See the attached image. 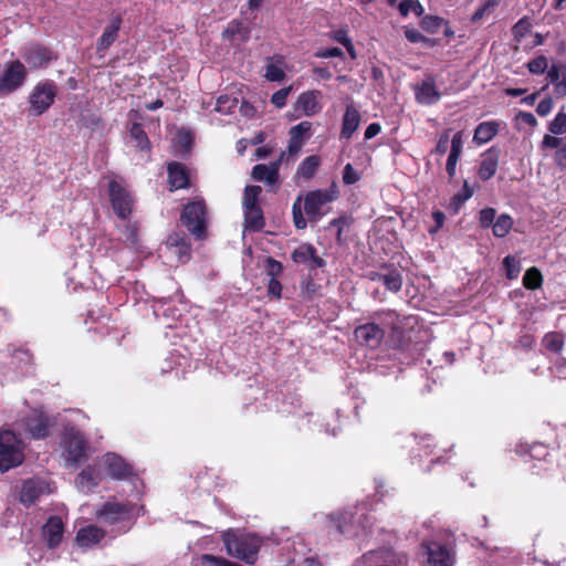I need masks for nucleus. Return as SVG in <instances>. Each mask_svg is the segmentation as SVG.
<instances>
[{
  "label": "nucleus",
  "instance_id": "nucleus-1",
  "mask_svg": "<svg viewBox=\"0 0 566 566\" xmlns=\"http://www.w3.org/2000/svg\"><path fill=\"white\" fill-rule=\"evenodd\" d=\"M336 198L334 189L314 190L304 197L303 209L310 221H316L324 214V207ZM294 224L297 229H304L307 224L302 210V197H298L292 207Z\"/></svg>",
  "mask_w": 566,
  "mask_h": 566
},
{
  "label": "nucleus",
  "instance_id": "nucleus-2",
  "mask_svg": "<svg viewBox=\"0 0 566 566\" xmlns=\"http://www.w3.org/2000/svg\"><path fill=\"white\" fill-rule=\"evenodd\" d=\"M223 544L227 553L247 564L253 565L256 560L258 553L262 542L254 534H235L233 532L224 533Z\"/></svg>",
  "mask_w": 566,
  "mask_h": 566
},
{
  "label": "nucleus",
  "instance_id": "nucleus-3",
  "mask_svg": "<svg viewBox=\"0 0 566 566\" xmlns=\"http://www.w3.org/2000/svg\"><path fill=\"white\" fill-rule=\"evenodd\" d=\"M25 444L12 430H0V472L20 467L25 460Z\"/></svg>",
  "mask_w": 566,
  "mask_h": 566
},
{
  "label": "nucleus",
  "instance_id": "nucleus-4",
  "mask_svg": "<svg viewBox=\"0 0 566 566\" xmlns=\"http://www.w3.org/2000/svg\"><path fill=\"white\" fill-rule=\"evenodd\" d=\"M62 438L63 455L72 465H80L88 459L91 444L87 438L75 427H65Z\"/></svg>",
  "mask_w": 566,
  "mask_h": 566
},
{
  "label": "nucleus",
  "instance_id": "nucleus-5",
  "mask_svg": "<svg viewBox=\"0 0 566 566\" xmlns=\"http://www.w3.org/2000/svg\"><path fill=\"white\" fill-rule=\"evenodd\" d=\"M133 505L120 502H105L96 511V518L99 523L108 526H115L127 523L132 520Z\"/></svg>",
  "mask_w": 566,
  "mask_h": 566
},
{
  "label": "nucleus",
  "instance_id": "nucleus-6",
  "mask_svg": "<svg viewBox=\"0 0 566 566\" xmlns=\"http://www.w3.org/2000/svg\"><path fill=\"white\" fill-rule=\"evenodd\" d=\"M27 69L20 61H12L4 65L0 74V94L7 95L17 91L25 81Z\"/></svg>",
  "mask_w": 566,
  "mask_h": 566
},
{
  "label": "nucleus",
  "instance_id": "nucleus-7",
  "mask_svg": "<svg viewBox=\"0 0 566 566\" xmlns=\"http://www.w3.org/2000/svg\"><path fill=\"white\" fill-rule=\"evenodd\" d=\"M56 88L52 82L38 83L30 94V111L34 115H41L53 104Z\"/></svg>",
  "mask_w": 566,
  "mask_h": 566
},
{
  "label": "nucleus",
  "instance_id": "nucleus-8",
  "mask_svg": "<svg viewBox=\"0 0 566 566\" xmlns=\"http://www.w3.org/2000/svg\"><path fill=\"white\" fill-rule=\"evenodd\" d=\"M108 191L115 213L119 218L126 219L130 214L134 205L132 195L115 179H108Z\"/></svg>",
  "mask_w": 566,
  "mask_h": 566
},
{
  "label": "nucleus",
  "instance_id": "nucleus-9",
  "mask_svg": "<svg viewBox=\"0 0 566 566\" xmlns=\"http://www.w3.org/2000/svg\"><path fill=\"white\" fill-rule=\"evenodd\" d=\"M181 220L187 229L200 238L205 231L206 224V210L201 201H193L188 203L181 214Z\"/></svg>",
  "mask_w": 566,
  "mask_h": 566
},
{
  "label": "nucleus",
  "instance_id": "nucleus-10",
  "mask_svg": "<svg viewBox=\"0 0 566 566\" xmlns=\"http://www.w3.org/2000/svg\"><path fill=\"white\" fill-rule=\"evenodd\" d=\"M103 465L107 474L114 480H125L134 475L133 467L115 452H107L103 457Z\"/></svg>",
  "mask_w": 566,
  "mask_h": 566
},
{
  "label": "nucleus",
  "instance_id": "nucleus-11",
  "mask_svg": "<svg viewBox=\"0 0 566 566\" xmlns=\"http://www.w3.org/2000/svg\"><path fill=\"white\" fill-rule=\"evenodd\" d=\"M49 492V484L45 481L39 478L28 479L21 485L19 500L24 506L29 507L35 504L41 495Z\"/></svg>",
  "mask_w": 566,
  "mask_h": 566
},
{
  "label": "nucleus",
  "instance_id": "nucleus-12",
  "mask_svg": "<svg viewBox=\"0 0 566 566\" xmlns=\"http://www.w3.org/2000/svg\"><path fill=\"white\" fill-rule=\"evenodd\" d=\"M290 140L286 154L291 157H295L304 143L312 136V124L307 120L301 122L300 124L291 127Z\"/></svg>",
  "mask_w": 566,
  "mask_h": 566
},
{
  "label": "nucleus",
  "instance_id": "nucleus-13",
  "mask_svg": "<svg viewBox=\"0 0 566 566\" xmlns=\"http://www.w3.org/2000/svg\"><path fill=\"white\" fill-rule=\"evenodd\" d=\"M64 535V523L57 515L50 516L42 527V536L49 548H56Z\"/></svg>",
  "mask_w": 566,
  "mask_h": 566
},
{
  "label": "nucleus",
  "instance_id": "nucleus-14",
  "mask_svg": "<svg viewBox=\"0 0 566 566\" xmlns=\"http://www.w3.org/2000/svg\"><path fill=\"white\" fill-rule=\"evenodd\" d=\"M384 331L375 323H367L356 327V340L360 345L376 348L384 338Z\"/></svg>",
  "mask_w": 566,
  "mask_h": 566
},
{
  "label": "nucleus",
  "instance_id": "nucleus-15",
  "mask_svg": "<svg viewBox=\"0 0 566 566\" xmlns=\"http://www.w3.org/2000/svg\"><path fill=\"white\" fill-rule=\"evenodd\" d=\"M427 555V566H451L452 556L450 552L437 542H430L422 545Z\"/></svg>",
  "mask_w": 566,
  "mask_h": 566
},
{
  "label": "nucleus",
  "instance_id": "nucleus-16",
  "mask_svg": "<svg viewBox=\"0 0 566 566\" xmlns=\"http://www.w3.org/2000/svg\"><path fill=\"white\" fill-rule=\"evenodd\" d=\"M295 263L304 264L310 270L322 268L325 262L316 254L315 249L311 244H301L292 253Z\"/></svg>",
  "mask_w": 566,
  "mask_h": 566
},
{
  "label": "nucleus",
  "instance_id": "nucleus-17",
  "mask_svg": "<svg viewBox=\"0 0 566 566\" xmlns=\"http://www.w3.org/2000/svg\"><path fill=\"white\" fill-rule=\"evenodd\" d=\"M104 537L105 532L101 527L91 524L78 530L75 541L80 547H92L98 544Z\"/></svg>",
  "mask_w": 566,
  "mask_h": 566
},
{
  "label": "nucleus",
  "instance_id": "nucleus-18",
  "mask_svg": "<svg viewBox=\"0 0 566 566\" xmlns=\"http://www.w3.org/2000/svg\"><path fill=\"white\" fill-rule=\"evenodd\" d=\"M76 485L83 492H90L101 482V473L94 465L85 467L76 476Z\"/></svg>",
  "mask_w": 566,
  "mask_h": 566
},
{
  "label": "nucleus",
  "instance_id": "nucleus-19",
  "mask_svg": "<svg viewBox=\"0 0 566 566\" xmlns=\"http://www.w3.org/2000/svg\"><path fill=\"white\" fill-rule=\"evenodd\" d=\"M547 77L554 85V92L557 96L563 97L566 95V65L552 64L547 71Z\"/></svg>",
  "mask_w": 566,
  "mask_h": 566
},
{
  "label": "nucleus",
  "instance_id": "nucleus-20",
  "mask_svg": "<svg viewBox=\"0 0 566 566\" xmlns=\"http://www.w3.org/2000/svg\"><path fill=\"white\" fill-rule=\"evenodd\" d=\"M371 280L381 282L391 292H398L402 286V276L398 270L384 269L378 273H373Z\"/></svg>",
  "mask_w": 566,
  "mask_h": 566
},
{
  "label": "nucleus",
  "instance_id": "nucleus-21",
  "mask_svg": "<svg viewBox=\"0 0 566 566\" xmlns=\"http://www.w3.org/2000/svg\"><path fill=\"white\" fill-rule=\"evenodd\" d=\"M318 96L319 93L316 91L302 93L297 98L295 109L301 111L306 116L316 114L321 109Z\"/></svg>",
  "mask_w": 566,
  "mask_h": 566
},
{
  "label": "nucleus",
  "instance_id": "nucleus-22",
  "mask_svg": "<svg viewBox=\"0 0 566 566\" xmlns=\"http://www.w3.org/2000/svg\"><path fill=\"white\" fill-rule=\"evenodd\" d=\"M463 148V134L462 132H458L451 138V150L447 160V172L450 178L455 176L457 164L462 154Z\"/></svg>",
  "mask_w": 566,
  "mask_h": 566
},
{
  "label": "nucleus",
  "instance_id": "nucleus-23",
  "mask_svg": "<svg viewBox=\"0 0 566 566\" xmlns=\"http://www.w3.org/2000/svg\"><path fill=\"white\" fill-rule=\"evenodd\" d=\"M417 101L421 104L431 105L437 103L441 95L438 92L432 78L423 81L416 90Z\"/></svg>",
  "mask_w": 566,
  "mask_h": 566
},
{
  "label": "nucleus",
  "instance_id": "nucleus-24",
  "mask_svg": "<svg viewBox=\"0 0 566 566\" xmlns=\"http://www.w3.org/2000/svg\"><path fill=\"white\" fill-rule=\"evenodd\" d=\"M168 180L171 190L181 189L188 186V174L186 168L178 163H171L168 165Z\"/></svg>",
  "mask_w": 566,
  "mask_h": 566
},
{
  "label": "nucleus",
  "instance_id": "nucleus-25",
  "mask_svg": "<svg viewBox=\"0 0 566 566\" xmlns=\"http://www.w3.org/2000/svg\"><path fill=\"white\" fill-rule=\"evenodd\" d=\"M120 24L122 19L119 17H115L111 20L97 43L98 51L107 50L115 42L118 36Z\"/></svg>",
  "mask_w": 566,
  "mask_h": 566
},
{
  "label": "nucleus",
  "instance_id": "nucleus-26",
  "mask_svg": "<svg viewBox=\"0 0 566 566\" xmlns=\"http://www.w3.org/2000/svg\"><path fill=\"white\" fill-rule=\"evenodd\" d=\"M53 59L52 52L40 45L30 46L25 60L34 67H41Z\"/></svg>",
  "mask_w": 566,
  "mask_h": 566
},
{
  "label": "nucleus",
  "instance_id": "nucleus-27",
  "mask_svg": "<svg viewBox=\"0 0 566 566\" xmlns=\"http://www.w3.org/2000/svg\"><path fill=\"white\" fill-rule=\"evenodd\" d=\"M499 158L494 153H486L483 155L480 168H479V177L482 180H489L492 178L497 169Z\"/></svg>",
  "mask_w": 566,
  "mask_h": 566
},
{
  "label": "nucleus",
  "instance_id": "nucleus-28",
  "mask_svg": "<svg viewBox=\"0 0 566 566\" xmlns=\"http://www.w3.org/2000/svg\"><path fill=\"white\" fill-rule=\"evenodd\" d=\"M252 177L258 181H265L269 185H273L277 178V165H256L252 169Z\"/></svg>",
  "mask_w": 566,
  "mask_h": 566
},
{
  "label": "nucleus",
  "instance_id": "nucleus-29",
  "mask_svg": "<svg viewBox=\"0 0 566 566\" xmlns=\"http://www.w3.org/2000/svg\"><path fill=\"white\" fill-rule=\"evenodd\" d=\"M497 133V124L495 122H484L478 125L474 130L473 140L479 145L486 144Z\"/></svg>",
  "mask_w": 566,
  "mask_h": 566
},
{
  "label": "nucleus",
  "instance_id": "nucleus-30",
  "mask_svg": "<svg viewBox=\"0 0 566 566\" xmlns=\"http://www.w3.org/2000/svg\"><path fill=\"white\" fill-rule=\"evenodd\" d=\"M283 60L281 57H273L269 60L265 66L264 77L271 82H281L285 78L283 69Z\"/></svg>",
  "mask_w": 566,
  "mask_h": 566
},
{
  "label": "nucleus",
  "instance_id": "nucleus-31",
  "mask_svg": "<svg viewBox=\"0 0 566 566\" xmlns=\"http://www.w3.org/2000/svg\"><path fill=\"white\" fill-rule=\"evenodd\" d=\"M193 137L189 130L180 129L172 139V147L177 155L188 153L192 147Z\"/></svg>",
  "mask_w": 566,
  "mask_h": 566
},
{
  "label": "nucleus",
  "instance_id": "nucleus-32",
  "mask_svg": "<svg viewBox=\"0 0 566 566\" xmlns=\"http://www.w3.org/2000/svg\"><path fill=\"white\" fill-rule=\"evenodd\" d=\"M245 227L260 230L264 226V219L259 206L244 208Z\"/></svg>",
  "mask_w": 566,
  "mask_h": 566
},
{
  "label": "nucleus",
  "instance_id": "nucleus-33",
  "mask_svg": "<svg viewBox=\"0 0 566 566\" xmlns=\"http://www.w3.org/2000/svg\"><path fill=\"white\" fill-rule=\"evenodd\" d=\"M167 250L171 255L177 256L179 262H186L190 255V247L185 242H178L177 239L169 238Z\"/></svg>",
  "mask_w": 566,
  "mask_h": 566
},
{
  "label": "nucleus",
  "instance_id": "nucleus-34",
  "mask_svg": "<svg viewBox=\"0 0 566 566\" xmlns=\"http://www.w3.org/2000/svg\"><path fill=\"white\" fill-rule=\"evenodd\" d=\"M319 157L318 156H308L306 157L297 168V175L302 178L310 179L316 172L319 166Z\"/></svg>",
  "mask_w": 566,
  "mask_h": 566
},
{
  "label": "nucleus",
  "instance_id": "nucleus-35",
  "mask_svg": "<svg viewBox=\"0 0 566 566\" xmlns=\"http://www.w3.org/2000/svg\"><path fill=\"white\" fill-rule=\"evenodd\" d=\"M448 21L438 15H424L420 21V27L428 33L434 34L440 28L447 25Z\"/></svg>",
  "mask_w": 566,
  "mask_h": 566
},
{
  "label": "nucleus",
  "instance_id": "nucleus-36",
  "mask_svg": "<svg viewBox=\"0 0 566 566\" xmlns=\"http://www.w3.org/2000/svg\"><path fill=\"white\" fill-rule=\"evenodd\" d=\"M512 227V218L509 214H501L493 223V234L497 238H504Z\"/></svg>",
  "mask_w": 566,
  "mask_h": 566
},
{
  "label": "nucleus",
  "instance_id": "nucleus-37",
  "mask_svg": "<svg viewBox=\"0 0 566 566\" xmlns=\"http://www.w3.org/2000/svg\"><path fill=\"white\" fill-rule=\"evenodd\" d=\"M239 104V98L230 95H220L216 102L214 111L222 114L231 113Z\"/></svg>",
  "mask_w": 566,
  "mask_h": 566
},
{
  "label": "nucleus",
  "instance_id": "nucleus-38",
  "mask_svg": "<svg viewBox=\"0 0 566 566\" xmlns=\"http://www.w3.org/2000/svg\"><path fill=\"white\" fill-rule=\"evenodd\" d=\"M543 276L538 269H528L523 276V285L530 290H536L542 286Z\"/></svg>",
  "mask_w": 566,
  "mask_h": 566
},
{
  "label": "nucleus",
  "instance_id": "nucleus-39",
  "mask_svg": "<svg viewBox=\"0 0 566 566\" xmlns=\"http://www.w3.org/2000/svg\"><path fill=\"white\" fill-rule=\"evenodd\" d=\"M129 134H130V137L136 140L137 146L140 149H143V150L149 149V140H148L143 127L139 124L134 123L130 127Z\"/></svg>",
  "mask_w": 566,
  "mask_h": 566
},
{
  "label": "nucleus",
  "instance_id": "nucleus-40",
  "mask_svg": "<svg viewBox=\"0 0 566 566\" xmlns=\"http://www.w3.org/2000/svg\"><path fill=\"white\" fill-rule=\"evenodd\" d=\"M423 7L419 2V0H403L399 4V12L402 17H407L410 12L416 13L420 17L423 13Z\"/></svg>",
  "mask_w": 566,
  "mask_h": 566
},
{
  "label": "nucleus",
  "instance_id": "nucleus-41",
  "mask_svg": "<svg viewBox=\"0 0 566 566\" xmlns=\"http://www.w3.org/2000/svg\"><path fill=\"white\" fill-rule=\"evenodd\" d=\"M566 143V138L558 137V135L545 134L543 140L541 142V149H559Z\"/></svg>",
  "mask_w": 566,
  "mask_h": 566
},
{
  "label": "nucleus",
  "instance_id": "nucleus-42",
  "mask_svg": "<svg viewBox=\"0 0 566 566\" xmlns=\"http://www.w3.org/2000/svg\"><path fill=\"white\" fill-rule=\"evenodd\" d=\"M472 196V191L469 189L468 184H464V187L461 192L454 195L450 201V209L453 212H458L462 205Z\"/></svg>",
  "mask_w": 566,
  "mask_h": 566
},
{
  "label": "nucleus",
  "instance_id": "nucleus-43",
  "mask_svg": "<svg viewBox=\"0 0 566 566\" xmlns=\"http://www.w3.org/2000/svg\"><path fill=\"white\" fill-rule=\"evenodd\" d=\"M543 344L546 349L554 353H559L563 348V338L557 333H549L545 335Z\"/></svg>",
  "mask_w": 566,
  "mask_h": 566
},
{
  "label": "nucleus",
  "instance_id": "nucleus-44",
  "mask_svg": "<svg viewBox=\"0 0 566 566\" xmlns=\"http://www.w3.org/2000/svg\"><path fill=\"white\" fill-rule=\"evenodd\" d=\"M261 191V187L259 186H248L244 191L243 207L249 208L258 206V199Z\"/></svg>",
  "mask_w": 566,
  "mask_h": 566
},
{
  "label": "nucleus",
  "instance_id": "nucleus-45",
  "mask_svg": "<svg viewBox=\"0 0 566 566\" xmlns=\"http://www.w3.org/2000/svg\"><path fill=\"white\" fill-rule=\"evenodd\" d=\"M548 130L553 135H563L566 133V113L559 112L549 123Z\"/></svg>",
  "mask_w": 566,
  "mask_h": 566
},
{
  "label": "nucleus",
  "instance_id": "nucleus-46",
  "mask_svg": "<svg viewBox=\"0 0 566 566\" xmlns=\"http://www.w3.org/2000/svg\"><path fill=\"white\" fill-rule=\"evenodd\" d=\"M353 134H354V116L352 113V106H347L346 113L344 115L340 139H349Z\"/></svg>",
  "mask_w": 566,
  "mask_h": 566
},
{
  "label": "nucleus",
  "instance_id": "nucleus-47",
  "mask_svg": "<svg viewBox=\"0 0 566 566\" xmlns=\"http://www.w3.org/2000/svg\"><path fill=\"white\" fill-rule=\"evenodd\" d=\"M496 6L497 0H485L483 4L474 12L471 20L473 22H478L482 20L484 17H489Z\"/></svg>",
  "mask_w": 566,
  "mask_h": 566
},
{
  "label": "nucleus",
  "instance_id": "nucleus-48",
  "mask_svg": "<svg viewBox=\"0 0 566 566\" xmlns=\"http://www.w3.org/2000/svg\"><path fill=\"white\" fill-rule=\"evenodd\" d=\"M527 69L532 74H543L548 71V60L544 55H539L527 63Z\"/></svg>",
  "mask_w": 566,
  "mask_h": 566
},
{
  "label": "nucleus",
  "instance_id": "nucleus-49",
  "mask_svg": "<svg viewBox=\"0 0 566 566\" xmlns=\"http://www.w3.org/2000/svg\"><path fill=\"white\" fill-rule=\"evenodd\" d=\"M531 30V22L527 18H522L513 27L512 32L516 41H521Z\"/></svg>",
  "mask_w": 566,
  "mask_h": 566
},
{
  "label": "nucleus",
  "instance_id": "nucleus-50",
  "mask_svg": "<svg viewBox=\"0 0 566 566\" xmlns=\"http://www.w3.org/2000/svg\"><path fill=\"white\" fill-rule=\"evenodd\" d=\"M503 263L506 270L507 277L511 280L517 277L521 271L518 260L515 256L509 255L504 259Z\"/></svg>",
  "mask_w": 566,
  "mask_h": 566
},
{
  "label": "nucleus",
  "instance_id": "nucleus-51",
  "mask_svg": "<svg viewBox=\"0 0 566 566\" xmlns=\"http://www.w3.org/2000/svg\"><path fill=\"white\" fill-rule=\"evenodd\" d=\"M291 91L292 86L283 87L276 91L271 97L272 104L275 105L277 108L284 107L286 105V101Z\"/></svg>",
  "mask_w": 566,
  "mask_h": 566
},
{
  "label": "nucleus",
  "instance_id": "nucleus-52",
  "mask_svg": "<svg viewBox=\"0 0 566 566\" xmlns=\"http://www.w3.org/2000/svg\"><path fill=\"white\" fill-rule=\"evenodd\" d=\"M333 39L339 43H342L348 51V53L354 56V46L350 42L348 33L346 30H337L333 32Z\"/></svg>",
  "mask_w": 566,
  "mask_h": 566
},
{
  "label": "nucleus",
  "instance_id": "nucleus-53",
  "mask_svg": "<svg viewBox=\"0 0 566 566\" xmlns=\"http://www.w3.org/2000/svg\"><path fill=\"white\" fill-rule=\"evenodd\" d=\"M495 210L493 208H485L480 211L479 221L482 228L493 226L495 219Z\"/></svg>",
  "mask_w": 566,
  "mask_h": 566
},
{
  "label": "nucleus",
  "instance_id": "nucleus-54",
  "mask_svg": "<svg viewBox=\"0 0 566 566\" xmlns=\"http://www.w3.org/2000/svg\"><path fill=\"white\" fill-rule=\"evenodd\" d=\"M405 35L408 39V41H410L411 43H419V42H423V43H428V44L432 43V41L429 38L422 35L416 29H406Z\"/></svg>",
  "mask_w": 566,
  "mask_h": 566
},
{
  "label": "nucleus",
  "instance_id": "nucleus-55",
  "mask_svg": "<svg viewBox=\"0 0 566 566\" xmlns=\"http://www.w3.org/2000/svg\"><path fill=\"white\" fill-rule=\"evenodd\" d=\"M283 270L282 264L279 261H275L274 259H268L266 261V273L270 276V279H276L277 275L281 274Z\"/></svg>",
  "mask_w": 566,
  "mask_h": 566
},
{
  "label": "nucleus",
  "instance_id": "nucleus-56",
  "mask_svg": "<svg viewBox=\"0 0 566 566\" xmlns=\"http://www.w3.org/2000/svg\"><path fill=\"white\" fill-rule=\"evenodd\" d=\"M553 106H554L553 99L551 97H546L538 103V105L536 107V112L539 116L544 117L552 112Z\"/></svg>",
  "mask_w": 566,
  "mask_h": 566
},
{
  "label": "nucleus",
  "instance_id": "nucleus-57",
  "mask_svg": "<svg viewBox=\"0 0 566 566\" xmlns=\"http://www.w3.org/2000/svg\"><path fill=\"white\" fill-rule=\"evenodd\" d=\"M27 434L33 439H43L49 436L50 427H28Z\"/></svg>",
  "mask_w": 566,
  "mask_h": 566
},
{
  "label": "nucleus",
  "instance_id": "nucleus-58",
  "mask_svg": "<svg viewBox=\"0 0 566 566\" xmlns=\"http://www.w3.org/2000/svg\"><path fill=\"white\" fill-rule=\"evenodd\" d=\"M449 142L450 137L449 132L447 130L440 135L438 144L436 146V151L440 155H444L449 148Z\"/></svg>",
  "mask_w": 566,
  "mask_h": 566
},
{
  "label": "nucleus",
  "instance_id": "nucleus-59",
  "mask_svg": "<svg viewBox=\"0 0 566 566\" xmlns=\"http://www.w3.org/2000/svg\"><path fill=\"white\" fill-rule=\"evenodd\" d=\"M268 293L269 295L280 298L282 294V285L276 279H270L268 284Z\"/></svg>",
  "mask_w": 566,
  "mask_h": 566
},
{
  "label": "nucleus",
  "instance_id": "nucleus-60",
  "mask_svg": "<svg viewBox=\"0 0 566 566\" xmlns=\"http://www.w3.org/2000/svg\"><path fill=\"white\" fill-rule=\"evenodd\" d=\"M331 520L333 522V526L335 527L338 534L345 533V516L343 514L332 515Z\"/></svg>",
  "mask_w": 566,
  "mask_h": 566
},
{
  "label": "nucleus",
  "instance_id": "nucleus-61",
  "mask_svg": "<svg viewBox=\"0 0 566 566\" xmlns=\"http://www.w3.org/2000/svg\"><path fill=\"white\" fill-rule=\"evenodd\" d=\"M432 218H433V220H434V222H436V226H434L433 228H431V229L429 230V232H430L431 234H434V233H437V232L439 231V229L443 226L446 217H444V213H443V212H441V211H434V212L432 213Z\"/></svg>",
  "mask_w": 566,
  "mask_h": 566
},
{
  "label": "nucleus",
  "instance_id": "nucleus-62",
  "mask_svg": "<svg viewBox=\"0 0 566 566\" xmlns=\"http://www.w3.org/2000/svg\"><path fill=\"white\" fill-rule=\"evenodd\" d=\"M342 54V51L338 48H332V49H321L315 53V56L317 57H334Z\"/></svg>",
  "mask_w": 566,
  "mask_h": 566
},
{
  "label": "nucleus",
  "instance_id": "nucleus-63",
  "mask_svg": "<svg viewBox=\"0 0 566 566\" xmlns=\"http://www.w3.org/2000/svg\"><path fill=\"white\" fill-rule=\"evenodd\" d=\"M33 420L35 424L42 426L46 424L50 421V418L43 409H35Z\"/></svg>",
  "mask_w": 566,
  "mask_h": 566
},
{
  "label": "nucleus",
  "instance_id": "nucleus-64",
  "mask_svg": "<svg viewBox=\"0 0 566 566\" xmlns=\"http://www.w3.org/2000/svg\"><path fill=\"white\" fill-rule=\"evenodd\" d=\"M381 130V126L378 123L370 124L365 130V139H371L378 135Z\"/></svg>",
  "mask_w": 566,
  "mask_h": 566
}]
</instances>
